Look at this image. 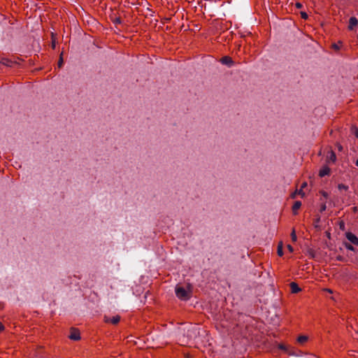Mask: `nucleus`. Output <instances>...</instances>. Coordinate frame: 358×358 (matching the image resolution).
<instances>
[{
	"label": "nucleus",
	"mask_w": 358,
	"mask_h": 358,
	"mask_svg": "<svg viewBox=\"0 0 358 358\" xmlns=\"http://www.w3.org/2000/svg\"><path fill=\"white\" fill-rule=\"evenodd\" d=\"M290 287L292 293H298L301 290L298 285L295 282H292L290 284Z\"/></svg>",
	"instance_id": "obj_8"
},
{
	"label": "nucleus",
	"mask_w": 358,
	"mask_h": 358,
	"mask_svg": "<svg viewBox=\"0 0 358 358\" xmlns=\"http://www.w3.org/2000/svg\"><path fill=\"white\" fill-rule=\"evenodd\" d=\"M346 238L349 241L355 245H358V238L352 233L348 232L346 234Z\"/></svg>",
	"instance_id": "obj_3"
},
{
	"label": "nucleus",
	"mask_w": 358,
	"mask_h": 358,
	"mask_svg": "<svg viewBox=\"0 0 358 358\" xmlns=\"http://www.w3.org/2000/svg\"><path fill=\"white\" fill-rule=\"evenodd\" d=\"M327 208V206H326V204L325 203H323L322 206H321V208H320V211L322 212V211H324Z\"/></svg>",
	"instance_id": "obj_19"
},
{
	"label": "nucleus",
	"mask_w": 358,
	"mask_h": 358,
	"mask_svg": "<svg viewBox=\"0 0 358 358\" xmlns=\"http://www.w3.org/2000/svg\"><path fill=\"white\" fill-rule=\"evenodd\" d=\"M301 17H302L303 19H307V18H308V15H307V13H305V12H301Z\"/></svg>",
	"instance_id": "obj_16"
},
{
	"label": "nucleus",
	"mask_w": 358,
	"mask_h": 358,
	"mask_svg": "<svg viewBox=\"0 0 358 358\" xmlns=\"http://www.w3.org/2000/svg\"><path fill=\"white\" fill-rule=\"evenodd\" d=\"M3 329V324L0 322V331H1Z\"/></svg>",
	"instance_id": "obj_26"
},
{
	"label": "nucleus",
	"mask_w": 358,
	"mask_h": 358,
	"mask_svg": "<svg viewBox=\"0 0 358 358\" xmlns=\"http://www.w3.org/2000/svg\"><path fill=\"white\" fill-rule=\"evenodd\" d=\"M297 194L300 195L301 197L305 196V192L303 191L302 189L300 188L299 190H296Z\"/></svg>",
	"instance_id": "obj_12"
},
{
	"label": "nucleus",
	"mask_w": 358,
	"mask_h": 358,
	"mask_svg": "<svg viewBox=\"0 0 358 358\" xmlns=\"http://www.w3.org/2000/svg\"><path fill=\"white\" fill-rule=\"evenodd\" d=\"M221 63L228 66H231L233 64V61L230 57L225 56L221 59Z\"/></svg>",
	"instance_id": "obj_6"
},
{
	"label": "nucleus",
	"mask_w": 358,
	"mask_h": 358,
	"mask_svg": "<svg viewBox=\"0 0 358 358\" xmlns=\"http://www.w3.org/2000/svg\"><path fill=\"white\" fill-rule=\"evenodd\" d=\"M301 206V201H297L294 203V205L292 206V210H293L294 214H296L297 210L300 208Z\"/></svg>",
	"instance_id": "obj_9"
},
{
	"label": "nucleus",
	"mask_w": 358,
	"mask_h": 358,
	"mask_svg": "<svg viewBox=\"0 0 358 358\" xmlns=\"http://www.w3.org/2000/svg\"><path fill=\"white\" fill-rule=\"evenodd\" d=\"M296 7L298 8H301L302 7V4L301 3H296Z\"/></svg>",
	"instance_id": "obj_23"
},
{
	"label": "nucleus",
	"mask_w": 358,
	"mask_h": 358,
	"mask_svg": "<svg viewBox=\"0 0 358 358\" xmlns=\"http://www.w3.org/2000/svg\"><path fill=\"white\" fill-rule=\"evenodd\" d=\"M330 159L332 160L333 162H334L336 160V155L334 153L332 152L331 154Z\"/></svg>",
	"instance_id": "obj_20"
},
{
	"label": "nucleus",
	"mask_w": 358,
	"mask_h": 358,
	"mask_svg": "<svg viewBox=\"0 0 358 358\" xmlns=\"http://www.w3.org/2000/svg\"><path fill=\"white\" fill-rule=\"evenodd\" d=\"M279 348L285 351H287V347L283 344L279 345Z\"/></svg>",
	"instance_id": "obj_15"
},
{
	"label": "nucleus",
	"mask_w": 358,
	"mask_h": 358,
	"mask_svg": "<svg viewBox=\"0 0 358 358\" xmlns=\"http://www.w3.org/2000/svg\"><path fill=\"white\" fill-rule=\"evenodd\" d=\"M324 196H327V194L326 192H322Z\"/></svg>",
	"instance_id": "obj_28"
},
{
	"label": "nucleus",
	"mask_w": 358,
	"mask_h": 358,
	"mask_svg": "<svg viewBox=\"0 0 358 358\" xmlns=\"http://www.w3.org/2000/svg\"><path fill=\"white\" fill-rule=\"evenodd\" d=\"M287 248L290 252H292L294 251V249L292 245H287Z\"/></svg>",
	"instance_id": "obj_21"
},
{
	"label": "nucleus",
	"mask_w": 358,
	"mask_h": 358,
	"mask_svg": "<svg viewBox=\"0 0 358 358\" xmlns=\"http://www.w3.org/2000/svg\"><path fill=\"white\" fill-rule=\"evenodd\" d=\"M334 48H336V49H338V46H337V45H334Z\"/></svg>",
	"instance_id": "obj_30"
},
{
	"label": "nucleus",
	"mask_w": 358,
	"mask_h": 358,
	"mask_svg": "<svg viewBox=\"0 0 358 358\" xmlns=\"http://www.w3.org/2000/svg\"><path fill=\"white\" fill-rule=\"evenodd\" d=\"M338 188L339 189H347L348 187L345 186V185L341 184L338 185Z\"/></svg>",
	"instance_id": "obj_17"
},
{
	"label": "nucleus",
	"mask_w": 358,
	"mask_h": 358,
	"mask_svg": "<svg viewBox=\"0 0 358 358\" xmlns=\"http://www.w3.org/2000/svg\"><path fill=\"white\" fill-rule=\"evenodd\" d=\"M355 134L357 136V138H358V129H355Z\"/></svg>",
	"instance_id": "obj_25"
},
{
	"label": "nucleus",
	"mask_w": 358,
	"mask_h": 358,
	"mask_svg": "<svg viewBox=\"0 0 358 358\" xmlns=\"http://www.w3.org/2000/svg\"><path fill=\"white\" fill-rule=\"evenodd\" d=\"M176 294L181 300L186 301L190 297V293L182 287H176Z\"/></svg>",
	"instance_id": "obj_1"
},
{
	"label": "nucleus",
	"mask_w": 358,
	"mask_h": 358,
	"mask_svg": "<svg viewBox=\"0 0 358 358\" xmlns=\"http://www.w3.org/2000/svg\"><path fill=\"white\" fill-rule=\"evenodd\" d=\"M291 237H292V240L293 241H296V235L294 229H293L292 231Z\"/></svg>",
	"instance_id": "obj_13"
},
{
	"label": "nucleus",
	"mask_w": 358,
	"mask_h": 358,
	"mask_svg": "<svg viewBox=\"0 0 358 358\" xmlns=\"http://www.w3.org/2000/svg\"><path fill=\"white\" fill-rule=\"evenodd\" d=\"M308 338L307 336H300L298 337L297 338V341L301 343V344H303L304 343H306L307 341H308Z\"/></svg>",
	"instance_id": "obj_10"
},
{
	"label": "nucleus",
	"mask_w": 358,
	"mask_h": 358,
	"mask_svg": "<svg viewBox=\"0 0 358 358\" xmlns=\"http://www.w3.org/2000/svg\"><path fill=\"white\" fill-rule=\"evenodd\" d=\"M69 338L74 341H78L80 338V333L77 329H71Z\"/></svg>",
	"instance_id": "obj_4"
},
{
	"label": "nucleus",
	"mask_w": 358,
	"mask_h": 358,
	"mask_svg": "<svg viewBox=\"0 0 358 358\" xmlns=\"http://www.w3.org/2000/svg\"><path fill=\"white\" fill-rule=\"evenodd\" d=\"M120 320V317L119 315H115L112 317H109L107 316L104 317V321L107 323H111L113 324H117Z\"/></svg>",
	"instance_id": "obj_2"
},
{
	"label": "nucleus",
	"mask_w": 358,
	"mask_h": 358,
	"mask_svg": "<svg viewBox=\"0 0 358 358\" xmlns=\"http://www.w3.org/2000/svg\"><path fill=\"white\" fill-rule=\"evenodd\" d=\"M345 248L348 250H351V251H354L355 250L354 247L351 244H349V243H346L345 244Z\"/></svg>",
	"instance_id": "obj_14"
},
{
	"label": "nucleus",
	"mask_w": 358,
	"mask_h": 358,
	"mask_svg": "<svg viewBox=\"0 0 358 358\" xmlns=\"http://www.w3.org/2000/svg\"><path fill=\"white\" fill-rule=\"evenodd\" d=\"M296 194H297V193H296V192L295 191V192L292 194V198H294V197L296 196Z\"/></svg>",
	"instance_id": "obj_27"
},
{
	"label": "nucleus",
	"mask_w": 358,
	"mask_h": 358,
	"mask_svg": "<svg viewBox=\"0 0 358 358\" xmlns=\"http://www.w3.org/2000/svg\"><path fill=\"white\" fill-rule=\"evenodd\" d=\"M355 164H356V166H358V159L356 161Z\"/></svg>",
	"instance_id": "obj_29"
},
{
	"label": "nucleus",
	"mask_w": 358,
	"mask_h": 358,
	"mask_svg": "<svg viewBox=\"0 0 358 358\" xmlns=\"http://www.w3.org/2000/svg\"><path fill=\"white\" fill-rule=\"evenodd\" d=\"M307 186V183L306 182H303L301 186V189H303L305 188Z\"/></svg>",
	"instance_id": "obj_24"
},
{
	"label": "nucleus",
	"mask_w": 358,
	"mask_h": 358,
	"mask_svg": "<svg viewBox=\"0 0 358 358\" xmlns=\"http://www.w3.org/2000/svg\"><path fill=\"white\" fill-rule=\"evenodd\" d=\"M323 290H324V292H329V293H330V294H332V293H333V290H332V289H329V288H324Z\"/></svg>",
	"instance_id": "obj_22"
},
{
	"label": "nucleus",
	"mask_w": 358,
	"mask_h": 358,
	"mask_svg": "<svg viewBox=\"0 0 358 358\" xmlns=\"http://www.w3.org/2000/svg\"><path fill=\"white\" fill-rule=\"evenodd\" d=\"M330 173V169L329 167L327 166H325V167H323L320 171V173H319V175L320 177H324L325 176H327L329 175Z\"/></svg>",
	"instance_id": "obj_7"
},
{
	"label": "nucleus",
	"mask_w": 358,
	"mask_h": 358,
	"mask_svg": "<svg viewBox=\"0 0 358 358\" xmlns=\"http://www.w3.org/2000/svg\"><path fill=\"white\" fill-rule=\"evenodd\" d=\"M358 24V20L355 17H351L349 20L348 28L350 30H353L355 27Z\"/></svg>",
	"instance_id": "obj_5"
},
{
	"label": "nucleus",
	"mask_w": 358,
	"mask_h": 358,
	"mask_svg": "<svg viewBox=\"0 0 358 358\" xmlns=\"http://www.w3.org/2000/svg\"><path fill=\"white\" fill-rule=\"evenodd\" d=\"M62 64H63V59L62 57H60L59 60L58 62V66L62 67Z\"/></svg>",
	"instance_id": "obj_18"
},
{
	"label": "nucleus",
	"mask_w": 358,
	"mask_h": 358,
	"mask_svg": "<svg viewBox=\"0 0 358 358\" xmlns=\"http://www.w3.org/2000/svg\"><path fill=\"white\" fill-rule=\"evenodd\" d=\"M278 255L279 256H282L283 255V250H282V242H280L278 245Z\"/></svg>",
	"instance_id": "obj_11"
}]
</instances>
